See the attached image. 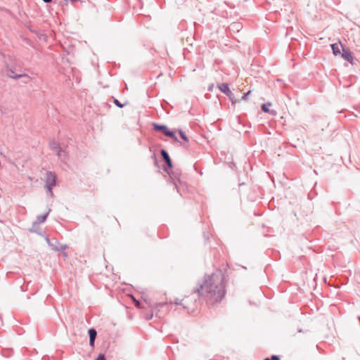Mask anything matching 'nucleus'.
<instances>
[{
	"label": "nucleus",
	"instance_id": "4be33fe9",
	"mask_svg": "<svg viewBox=\"0 0 360 360\" xmlns=\"http://www.w3.org/2000/svg\"><path fill=\"white\" fill-rule=\"evenodd\" d=\"M271 360H280V357L278 355H272L270 358Z\"/></svg>",
	"mask_w": 360,
	"mask_h": 360
},
{
	"label": "nucleus",
	"instance_id": "a211bd4d",
	"mask_svg": "<svg viewBox=\"0 0 360 360\" xmlns=\"http://www.w3.org/2000/svg\"><path fill=\"white\" fill-rule=\"evenodd\" d=\"M114 103H115V104L117 107H119V108H122V107L124 105V104H122V103H121L118 100H117V99H115Z\"/></svg>",
	"mask_w": 360,
	"mask_h": 360
},
{
	"label": "nucleus",
	"instance_id": "f03ea898",
	"mask_svg": "<svg viewBox=\"0 0 360 360\" xmlns=\"http://www.w3.org/2000/svg\"><path fill=\"white\" fill-rule=\"evenodd\" d=\"M164 163L162 165L163 171L167 174L165 179L167 186L176 191L181 196H183L186 188V184L181 179V172L177 168H174L172 161L167 151L165 149L160 150Z\"/></svg>",
	"mask_w": 360,
	"mask_h": 360
},
{
	"label": "nucleus",
	"instance_id": "2eb2a0df",
	"mask_svg": "<svg viewBox=\"0 0 360 360\" xmlns=\"http://www.w3.org/2000/svg\"><path fill=\"white\" fill-rule=\"evenodd\" d=\"M179 134L180 135V137L186 142H188V136L186 135L185 132L183 131L181 129H179Z\"/></svg>",
	"mask_w": 360,
	"mask_h": 360
},
{
	"label": "nucleus",
	"instance_id": "9b49d317",
	"mask_svg": "<svg viewBox=\"0 0 360 360\" xmlns=\"http://www.w3.org/2000/svg\"><path fill=\"white\" fill-rule=\"evenodd\" d=\"M340 46H341L340 44H338L335 43V44H331V49H332L333 53L335 56L341 54L342 52L340 51Z\"/></svg>",
	"mask_w": 360,
	"mask_h": 360
},
{
	"label": "nucleus",
	"instance_id": "393cba45",
	"mask_svg": "<svg viewBox=\"0 0 360 360\" xmlns=\"http://www.w3.org/2000/svg\"><path fill=\"white\" fill-rule=\"evenodd\" d=\"M8 74H15L14 73V71L12 68H9L8 70V72H7V75Z\"/></svg>",
	"mask_w": 360,
	"mask_h": 360
},
{
	"label": "nucleus",
	"instance_id": "0eeeda50",
	"mask_svg": "<svg viewBox=\"0 0 360 360\" xmlns=\"http://www.w3.org/2000/svg\"><path fill=\"white\" fill-rule=\"evenodd\" d=\"M88 333L89 335V345L91 346V347L94 348L95 340H96V335H97V332L94 328H90L88 330Z\"/></svg>",
	"mask_w": 360,
	"mask_h": 360
},
{
	"label": "nucleus",
	"instance_id": "2f4dec72",
	"mask_svg": "<svg viewBox=\"0 0 360 360\" xmlns=\"http://www.w3.org/2000/svg\"><path fill=\"white\" fill-rule=\"evenodd\" d=\"M162 75V73H159L158 77H160Z\"/></svg>",
	"mask_w": 360,
	"mask_h": 360
},
{
	"label": "nucleus",
	"instance_id": "20e7f679",
	"mask_svg": "<svg viewBox=\"0 0 360 360\" xmlns=\"http://www.w3.org/2000/svg\"><path fill=\"white\" fill-rule=\"evenodd\" d=\"M159 132L162 133L165 136L172 139L174 142H179L176 135V132L170 130L167 126L165 124H159Z\"/></svg>",
	"mask_w": 360,
	"mask_h": 360
},
{
	"label": "nucleus",
	"instance_id": "dca6fc26",
	"mask_svg": "<svg viewBox=\"0 0 360 360\" xmlns=\"http://www.w3.org/2000/svg\"><path fill=\"white\" fill-rule=\"evenodd\" d=\"M50 148L53 150H58L60 146L56 142L52 141L50 143Z\"/></svg>",
	"mask_w": 360,
	"mask_h": 360
},
{
	"label": "nucleus",
	"instance_id": "bb28decb",
	"mask_svg": "<svg viewBox=\"0 0 360 360\" xmlns=\"http://www.w3.org/2000/svg\"><path fill=\"white\" fill-rule=\"evenodd\" d=\"M67 248L65 245H61L60 250H65Z\"/></svg>",
	"mask_w": 360,
	"mask_h": 360
},
{
	"label": "nucleus",
	"instance_id": "5701e85b",
	"mask_svg": "<svg viewBox=\"0 0 360 360\" xmlns=\"http://www.w3.org/2000/svg\"><path fill=\"white\" fill-rule=\"evenodd\" d=\"M160 105L162 107V108L165 110L166 113H169V110L166 109V106L165 105V103L164 102L161 103H160Z\"/></svg>",
	"mask_w": 360,
	"mask_h": 360
},
{
	"label": "nucleus",
	"instance_id": "a878e982",
	"mask_svg": "<svg viewBox=\"0 0 360 360\" xmlns=\"http://www.w3.org/2000/svg\"><path fill=\"white\" fill-rule=\"evenodd\" d=\"M153 128L155 131H158V123L154 122L153 124Z\"/></svg>",
	"mask_w": 360,
	"mask_h": 360
},
{
	"label": "nucleus",
	"instance_id": "f8f14e48",
	"mask_svg": "<svg viewBox=\"0 0 360 360\" xmlns=\"http://www.w3.org/2000/svg\"><path fill=\"white\" fill-rule=\"evenodd\" d=\"M57 155L63 161H65L67 158V153L65 150L61 149L60 148L58 150Z\"/></svg>",
	"mask_w": 360,
	"mask_h": 360
},
{
	"label": "nucleus",
	"instance_id": "7c9ffc66",
	"mask_svg": "<svg viewBox=\"0 0 360 360\" xmlns=\"http://www.w3.org/2000/svg\"><path fill=\"white\" fill-rule=\"evenodd\" d=\"M264 360H271L270 358H265Z\"/></svg>",
	"mask_w": 360,
	"mask_h": 360
},
{
	"label": "nucleus",
	"instance_id": "423d86ee",
	"mask_svg": "<svg viewBox=\"0 0 360 360\" xmlns=\"http://www.w3.org/2000/svg\"><path fill=\"white\" fill-rule=\"evenodd\" d=\"M218 88L226 96H227L228 97H231V91L230 90L229 86L227 83H221L218 84Z\"/></svg>",
	"mask_w": 360,
	"mask_h": 360
},
{
	"label": "nucleus",
	"instance_id": "ddd939ff",
	"mask_svg": "<svg viewBox=\"0 0 360 360\" xmlns=\"http://www.w3.org/2000/svg\"><path fill=\"white\" fill-rule=\"evenodd\" d=\"M51 212V210L49 209L48 212L44 214H40L37 216V221L39 223H43L46 221L49 212Z\"/></svg>",
	"mask_w": 360,
	"mask_h": 360
},
{
	"label": "nucleus",
	"instance_id": "c756f323",
	"mask_svg": "<svg viewBox=\"0 0 360 360\" xmlns=\"http://www.w3.org/2000/svg\"><path fill=\"white\" fill-rule=\"evenodd\" d=\"M134 301L136 302V304H139V301L136 300L135 299H134Z\"/></svg>",
	"mask_w": 360,
	"mask_h": 360
},
{
	"label": "nucleus",
	"instance_id": "412c9836",
	"mask_svg": "<svg viewBox=\"0 0 360 360\" xmlns=\"http://www.w3.org/2000/svg\"><path fill=\"white\" fill-rule=\"evenodd\" d=\"M204 238H205V243H207L209 241V235L208 233H206L205 232H204Z\"/></svg>",
	"mask_w": 360,
	"mask_h": 360
},
{
	"label": "nucleus",
	"instance_id": "aec40b11",
	"mask_svg": "<svg viewBox=\"0 0 360 360\" xmlns=\"http://www.w3.org/2000/svg\"><path fill=\"white\" fill-rule=\"evenodd\" d=\"M95 360H105V357L104 354H101L98 355V356Z\"/></svg>",
	"mask_w": 360,
	"mask_h": 360
},
{
	"label": "nucleus",
	"instance_id": "39448f33",
	"mask_svg": "<svg viewBox=\"0 0 360 360\" xmlns=\"http://www.w3.org/2000/svg\"><path fill=\"white\" fill-rule=\"evenodd\" d=\"M340 46L342 47L341 56L342 58L348 61L349 63L353 64L354 58L350 50L347 47L343 46L342 44H340Z\"/></svg>",
	"mask_w": 360,
	"mask_h": 360
},
{
	"label": "nucleus",
	"instance_id": "4468645a",
	"mask_svg": "<svg viewBox=\"0 0 360 360\" xmlns=\"http://www.w3.org/2000/svg\"><path fill=\"white\" fill-rule=\"evenodd\" d=\"M46 240L47 243L49 244V245L51 248L52 250H56V251L59 250L58 247L56 245V243H57L56 240L55 241V243H52L51 240L49 238H46Z\"/></svg>",
	"mask_w": 360,
	"mask_h": 360
},
{
	"label": "nucleus",
	"instance_id": "6ab92c4d",
	"mask_svg": "<svg viewBox=\"0 0 360 360\" xmlns=\"http://www.w3.org/2000/svg\"><path fill=\"white\" fill-rule=\"evenodd\" d=\"M229 99L231 101V103H232L233 104L237 102V100H236V98H235V96H234V95H233V94L232 92H231V97H229Z\"/></svg>",
	"mask_w": 360,
	"mask_h": 360
},
{
	"label": "nucleus",
	"instance_id": "cd10ccee",
	"mask_svg": "<svg viewBox=\"0 0 360 360\" xmlns=\"http://www.w3.org/2000/svg\"><path fill=\"white\" fill-rule=\"evenodd\" d=\"M45 3H49L51 1V0H43Z\"/></svg>",
	"mask_w": 360,
	"mask_h": 360
},
{
	"label": "nucleus",
	"instance_id": "9d476101",
	"mask_svg": "<svg viewBox=\"0 0 360 360\" xmlns=\"http://www.w3.org/2000/svg\"><path fill=\"white\" fill-rule=\"evenodd\" d=\"M242 28H243L242 24L238 22H233L229 27V30L233 31L234 32H239Z\"/></svg>",
	"mask_w": 360,
	"mask_h": 360
},
{
	"label": "nucleus",
	"instance_id": "1a4fd4ad",
	"mask_svg": "<svg viewBox=\"0 0 360 360\" xmlns=\"http://www.w3.org/2000/svg\"><path fill=\"white\" fill-rule=\"evenodd\" d=\"M271 105V103H264L262 105L261 109L264 112L269 113L271 115H276L277 114V112L275 110H270L269 107Z\"/></svg>",
	"mask_w": 360,
	"mask_h": 360
},
{
	"label": "nucleus",
	"instance_id": "c85d7f7f",
	"mask_svg": "<svg viewBox=\"0 0 360 360\" xmlns=\"http://www.w3.org/2000/svg\"><path fill=\"white\" fill-rule=\"evenodd\" d=\"M212 86H210L209 87L208 90H209V91H211V90H212Z\"/></svg>",
	"mask_w": 360,
	"mask_h": 360
},
{
	"label": "nucleus",
	"instance_id": "f3484780",
	"mask_svg": "<svg viewBox=\"0 0 360 360\" xmlns=\"http://www.w3.org/2000/svg\"><path fill=\"white\" fill-rule=\"evenodd\" d=\"M250 93H251V91H250H250H248V92L245 93V94H243V96H242L241 100H243V101H246V100H248V96H249V95L250 94Z\"/></svg>",
	"mask_w": 360,
	"mask_h": 360
},
{
	"label": "nucleus",
	"instance_id": "473e14b6",
	"mask_svg": "<svg viewBox=\"0 0 360 360\" xmlns=\"http://www.w3.org/2000/svg\"><path fill=\"white\" fill-rule=\"evenodd\" d=\"M23 79H24L23 82H24V81H27V80L26 78H23Z\"/></svg>",
	"mask_w": 360,
	"mask_h": 360
},
{
	"label": "nucleus",
	"instance_id": "6e6552de",
	"mask_svg": "<svg viewBox=\"0 0 360 360\" xmlns=\"http://www.w3.org/2000/svg\"><path fill=\"white\" fill-rule=\"evenodd\" d=\"M8 77L14 79L20 78H26L27 80L24 81V84L28 83L31 79L30 77L27 74H8Z\"/></svg>",
	"mask_w": 360,
	"mask_h": 360
},
{
	"label": "nucleus",
	"instance_id": "7ed1b4c3",
	"mask_svg": "<svg viewBox=\"0 0 360 360\" xmlns=\"http://www.w3.org/2000/svg\"><path fill=\"white\" fill-rule=\"evenodd\" d=\"M56 174L51 172H48L46 175V188L47 189L48 194L51 197H53L52 189L56 186Z\"/></svg>",
	"mask_w": 360,
	"mask_h": 360
},
{
	"label": "nucleus",
	"instance_id": "b1692460",
	"mask_svg": "<svg viewBox=\"0 0 360 360\" xmlns=\"http://www.w3.org/2000/svg\"><path fill=\"white\" fill-rule=\"evenodd\" d=\"M153 158H154V163H155V165H158V159L156 158V154L154 152L153 153Z\"/></svg>",
	"mask_w": 360,
	"mask_h": 360
},
{
	"label": "nucleus",
	"instance_id": "f257e3e1",
	"mask_svg": "<svg viewBox=\"0 0 360 360\" xmlns=\"http://www.w3.org/2000/svg\"><path fill=\"white\" fill-rule=\"evenodd\" d=\"M226 295L224 284V276L221 271L217 270L211 275L205 274L202 281H199L197 286L193 288L191 295L193 296L192 300H190L189 296L182 300L176 298L173 303L172 301L168 302H160L159 309L169 307L172 308L173 304L181 305L184 309L190 310L193 309V306L198 300L212 301L213 302H219ZM160 309H159V311Z\"/></svg>",
	"mask_w": 360,
	"mask_h": 360
}]
</instances>
